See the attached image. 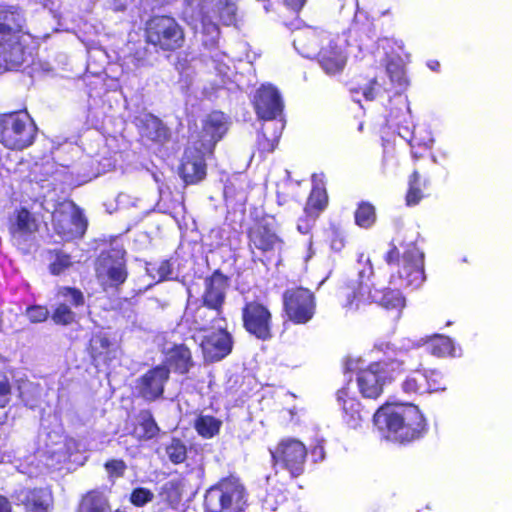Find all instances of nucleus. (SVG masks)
Listing matches in <instances>:
<instances>
[{
    "label": "nucleus",
    "instance_id": "obj_45",
    "mask_svg": "<svg viewBox=\"0 0 512 512\" xmlns=\"http://www.w3.org/2000/svg\"><path fill=\"white\" fill-rule=\"evenodd\" d=\"M328 238L331 249L341 251L346 244V236L344 230L336 224H331L328 229Z\"/></svg>",
    "mask_w": 512,
    "mask_h": 512
},
{
    "label": "nucleus",
    "instance_id": "obj_5",
    "mask_svg": "<svg viewBox=\"0 0 512 512\" xmlns=\"http://www.w3.org/2000/svg\"><path fill=\"white\" fill-rule=\"evenodd\" d=\"M144 41L155 52L174 53L184 47L185 31L170 15H152L144 23Z\"/></svg>",
    "mask_w": 512,
    "mask_h": 512
},
{
    "label": "nucleus",
    "instance_id": "obj_57",
    "mask_svg": "<svg viewBox=\"0 0 512 512\" xmlns=\"http://www.w3.org/2000/svg\"><path fill=\"white\" fill-rule=\"evenodd\" d=\"M427 66L433 71H439L440 63L437 60H429Z\"/></svg>",
    "mask_w": 512,
    "mask_h": 512
},
{
    "label": "nucleus",
    "instance_id": "obj_21",
    "mask_svg": "<svg viewBox=\"0 0 512 512\" xmlns=\"http://www.w3.org/2000/svg\"><path fill=\"white\" fill-rule=\"evenodd\" d=\"M336 400L341 408L343 425L351 430L360 429L367 419L369 412L361 405L360 400L348 385L337 390Z\"/></svg>",
    "mask_w": 512,
    "mask_h": 512
},
{
    "label": "nucleus",
    "instance_id": "obj_59",
    "mask_svg": "<svg viewBox=\"0 0 512 512\" xmlns=\"http://www.w3.org/2000/svg\"><path fill=\"white\" fill-rule=\"evenodd\" d=\"M376 348L382 351L383 350V344L376 346Z\"/></svg>",
    "mask_w": 512,
    "mask_h": 512
},
{
    "label": "nucleus",
    "instance_id": "obj_53",
    "mask_svg": "<svg viewBox=\"0 0 512 512\" xmlns=\"http://www.w3.org/2000/svg\"><path fill=\"white\" fill-rule=\"evenodd\" d=\"M173 273L172 264L169 260H162L159 263V266L157 268V274L159 277V280H167L171 278V275Z\"/></svg>",
    "mask_w": 512,
    "mask_h": 512
},
{
    "label": "nucleus",
    "instance_id": "obj_11",
    "mask_svg": "<svg viewBox=\"0 0 512 512\" xmlns=\"http://www.w3.org/2000/svg\"><path fill=\"white\" fill-rule=\"evenodd\" d=\"M283 313L296 325L313 319L316 312V297L308 288L301 286L286 289L282 294Z\"/></svg>",
    "mask_w": 512,
    "mask_h": 512
},
{
    "label": "nucleus",
    "instance_id": "obj_28",
    "mask_svg": "<svg viewBox=\"0 0 512 512\" xmlns=\"http://www.w3.org/2000/svg\"><path fill=\"white\" fill-rule=\"evenodd\" d=\"M165 366L175 373L185 375L194 365L192 352L184 343L174 344L165 352Z\"/></svg>",
    "mask_w": 512,
    "mask_h": 512
},
{
    "label": "nucleus",
    "instance_id": "obj_32",
    "mask_svg": "<svg viewBox=\"0 0 512 512\" xmlns=\"http://www.w3.org/2000/svg\"><path fill=\"white\" fill-rule=\"evenodd\" d=\"M11 230L20 235H32L38 232L39 222L35 215L26 207H20L15 211V218Z\"/></svg>",
    "mask_w": 512,
    "mask_h": 512
},
{
    "label": "nucleus",
    "instance_id": "obj_39",
    "mask_svg": "<svg viewBox=\"0 0 512 512\" xmlns=\"http://www.w3.org/2000/svg\"><path fill=\"white\" fill-rule=\"evenodd\" d=\"M377 220L376 208L368 201H361L354 211L355 224L362 229L371 228Z\"/></svg>",
    "mask_w": 512,
    "mask_h": 512
},
{
    "label": "nucleus",
    "instance_id": "obj_38",
    "mask_svg": "<svg viewBox=\"0 0 512 512\" xmlns=\"http://www.w3.org/2000/svg\"><path fill=\"white\" fill-rule=\"evenodd\" d=\"M159 498L160 502L165 506L177 509L182 499V491L179 481L170 480L165 482L160 488Z\"/></svg>",
    "mask_w": 512,
    "mask_h": 512
},
{
    "label": "nucleus",
    "instance_id": "obj_12",
    "mask_svg": "<svg viewBox=\"0 0 512 512\" xmlns=\"http://www.w3.org/2000/svg\"><path fill=\"white\" fill-rule=\"evenodd\" d=\"M400 386L404 394L417 396L444 391L446 382L441 371L419 364L404 377Z\"/></svg>",
    "mask_w": 512,
    "mask_h": 512
},
{
    "label": "nucleus",
    "instance_id": "obj_23",
    "mask_svg": "<svg viewBox=\"0 0 512 512\" xmlns=\"http://www.w3.org/2000/svg\"><path fill=\"white\" fill-rule=\"evenodd\" d=\"M57 297L65 302L58 303L51 313V319L56 325L69 326L76 322L77 315L68 306L67 302L74 308L82 307L85 304L83 292L76 287L61 286L57 289Z\"/></svg>",
    "mask_w": 512,
    "mask_h": 512
},
{
    "label": "nucleus",
    "instance_id": "obj_52",
    "mask_svg": "<svg viewBox=\"0 0 512 512\" xmlns=\"http://www.w3.org/2000/svg\"><path fill=\"white\" fill-rule=\"evenodd\" d=\"M318 217L319 216L312 213H304V215L298 219L297 230L303 235L310 234Z\"/></svg>",
    "mask_w": 512,
    "mask_h": 512
},
{
    "label": "nucleus",
    "instance_id": "obj_34",
    "mask_svg": "<svg viewBox=\"0 0 512 512\" xmlns=\"http://www.w3.org/2000/svg\"><path fill=\"white\" fill-rule=\"evenodd\" d=\"M430 184V180L425 178L421 184V173L419 169H415L408 179V189L405 195L407 206H415L426 196L423 189Z\"/></svg>",
    "mask_w": 512,
    "mask_h": 512
},
{
    "label": "nucleus",
    "instance_id": "obj_55",
    "mask_svg": "<svg viewBox=\"0 0 512 512\" xmlns=\"http://www.w3.org/2000/svg\"><path fill=\"white\" fill-rule=\"evenodd\" d=\"M285 5L291 8L294 11H299L304 4L306 3V0H283Z\"/></svg>",
    "mask_w": 512,
    "mask_h": 512
},
{
    "label": "nucleus",
    "instance_id": "obj_31",
    "mask_svg": "<svg viewBox=\"0 0 512 512\" xmlns=\"http://www.w3.org/2000/svg\"><path fill=\"white\" fill-rule=\"evenodd\" d=\"M104 254L106 260L119 261L117 265L108 268V279L117 286L123 284L128 277V272L125 264L126 250L123 248V246L111 247Z\"/></svg>",
    "mask_w": 512,
    "mask_h": 512
},
{
    "label": "nucleus",
    "instance_id": "obj_4",
    "mask_svg": "<svg viewBox=\"0 0 512 512\" xmlns=\"http://www.w3.org/2000/svg\"><path fill=\"white\" fill-rule=\"evenodd\" d=\"M404 370V361L396 358L371 362L356 373L358 390L364 398L376 400L383 394L384 386L396 380Z\"/></svg>",
    "mask_w": 512,
    "mask_h": 512
},
{
    "label": "nucleus",
    "instance_id": "obj_41",
    "mask_svg": "<svg viewBox=\"0 0 512 512\" xmlns=\"http://www.w3.org/2000/svg\"><path fill=\"white\" fill-rule=\"evenodd\" d=\"M165 452L169 461L174 465L183 463L187 458V447L178 437L171 438L170 442L165 446Z\"/></svg>",
    "mask_w": 512,
    "mask_h": 512
},
{
    "label": "nucleus",
    "instance_id": "obj_26",
    "mask_svg": "<svg viewBox=\"0 0 512 512\" xmlns=\"http://www.w3.org/2000/svg\"><path fill=\"white\" fill-rule=\"evenodd\" d=\"M18 500L27 512H49L53 505L52 494L44 488L22 489Z\"/></svg>",
    "mask_w": 512,
    "mask_h": 512
},
{
    "label": "nucleus",
    "instance_id": "obj_33",
    "mask_svg": "<svg viewBox=\"0 0 512 512\" xmlns=\"http://www.w3.org/2000/svg\"><path fill=\"white\" fill-rule=\"evenodd\" d=\"M78 512H111V507L103 492L93 489L82 497Z\"/></svg>",
    "mask_w": 512,
    "mask_h": 512
},
{
    "label": "nucleus",
    "instance_id": "obj_42",
    "mask_svg": "<svg viewBox=\"0 0 512 512\" xmlns=\"http://www.w3.org/2000/svg\"><path fill=\"white\" fill-rule=\"evenodd\" d=\"M184 317L194 325L197 331H206V325L210 321L207 308L202 303L193 310L186 309Z\"/></svg>",
    "mask_w": 512,
    "mask_h": 512
},
{
    "label": "nucleus",
    "instance_id": "obj_15",
    "mask_svg": "<svg viewBox=\"0 0 512 512\" xmlns=\"http://www.w3.org/2000/svg\"><path fill=\"white\" fill-rule=\"evenodd\" d=\"M214 153L204 151L198 145L188 140L184 149L178 173L185 185H195L205 179L207 175L206 159Z\"/></svg>",
    "mask_w": 512,
    "mask_h": 512
},
{
    "label": "nucleus",
    "instance_id": "obj_60",
    "mask_svg": "<svg viewBox=\"0 0 512 512\" xmlns=\"http://www.w3.org/2000/svg\"><path fill=\"white\" fill-rule=\"evenodd\" d=\"M315 48H317V44L314 45V48H312V51H315Z\"/></svg>",
    "mask_w": 512,
    "mask_h": 512
},
{
    "label": "nucleus",
    "instance_id": "obj_61",
    "mask_svg": "<svg viewBox=\"0 0 512 512\" xmlns=\"http://www.w3.org/2000/svg\"><path fill=\"white\" fill-rule=\"evenodd\" d=\"M315 48H317V44L314 45V48H312V51H315Z\"/></svg>",
    "mask_w": 512,
    "mask_h": 512
},
{
    "label": "nucleus",
    "instance_id": "obj_22",
    "mask_svg": "<svg viewBox=\"0 0 512 512\" xmlns=\"http://www.w3.org/2000/svg\"><path fill=\"white\" fill-rule=\"evenodd\" d=\"M199 347L206 362L215 363L232 353L234 339L227 328H219L203 336Z\"/></svg>",
    "mask_w": 512,
    "mask_h": 512
},
{
    "label": "nucleus",
    "instance_id": "obj_24",
    "mask_svg": "<svg viewBox=\"0 0 512 512\" xmlns=\"http://www.w3.org/2000/svg\"><path fill=\"white\" fill-rule=\"evenodd\" d=\"M373 292L362 280H350L339 287L338 296L344 308L356 311L373 303Z\"/></svg>",
    "mask_w": 512,
    "mask_h": 512
},
{
    "label": "nucleus",
    "instance_id": "obj_54",
    "mask_svg": "<svg viewBox=\"0 0 512 512\" xmlns=\"http://www.w3.org/2000/svg\"><path fill=\"white\" fill-rule=\"evenodd\" d=\"M310 38L315 39L316 38L315 34L309 33V34L299 35L294 40V45H295L296 49H298V50L302 49L303 51L301 53L305 54L306 57L310 56V51H305V42H306V40H309Z\"/></svg>",
    "mask_w": 512,
    "mask_h": 512
},
{
    "label": "nucleus",
    "instance_id": "obj_6",
    "mask_svg": "<svg viewBox=\"0 0 512 512\" xmlns=\"http://www.w3.org/2000/svg\"><path fill=\"white\" fill-rule=\"evenodd\" d=\"M38 127L26 110L0 114V143L7 149L23 151L32 146Z\"/></svg>",
    "mask_w": 512,
    "mask_h": 512
},
{
    "label": "nucleus",
    "instance_id": "obj_27",
    "mask_svg": "<svg viewBox=\"0 0 512 512\" xmlns=\"http://www.w3.org/2000/svg\"><path fill=\"white\" fill-rule=\"evenodd\" d=\"M317 60L321 68L328 75L341 73L347 63L345 53L335 44L322 47L317 54Z\"/></svg>",
    "mask_w": 512,
    "mask_h": 512
},
{
    "label": "nucleus",
    "instance_id": "obj_2",
    "mask_svg": "<svg viewBox=\"0 0 512 512\" xmlns=\"http://www.w3.org/2000/svg\"><path fill=\"white\" fill-rule=\"evenodd\" d=\"M383 258L388 266L396 268L390 274V283L414 288L424 283V253L415 242H402L396 245L391 241Z\"/></svg>",
    "mask_w": 512,
    "mask_h": 512
},
{
    "label": "nucleus",
    "instance_id": "obj_36",
    "mask_svg": "<svg viewBox=\"0 0 512 512\" xmlns=\"http://www.w3.org/2000/svg\"><path fill=\"white\" fill-rule=\"evenodd\" d=\"M432 137H428L426 140L419 138L414 131L411 138L409 139V145L411 147L412 157L415 160L423 159L430 166H434L435 160L432 157L431 149L433 145Z\"/></svg>",
    "mask_w": 512,
    "mask_h": 512
},
{
    "label": "nucleus",
    "instance_id": "obj_35",
    "mask_svg": "<svg viewBox=\"0 0 512 512\" xmlns=\"http://www.w3.org/2000/svg\"><path fill=\"white\" fill-rule=\"evenodd\" d=\"M328 202L329 199L326 189L322 185L315 184L307 198L304 206V213H312L320 216V214L327 208Z\"/></svg>",
    "mask_w": 512,
    "mask_h": 512
},
{
    "label": "nucleus",
    "instance_id": "obj_17",
    "mask_svg": "<svg viewBox=\"0 0 512 512\" xmlns=\"http://www.w3.org/2000/svg\"><path fill=\"white\" fill-rule=\"evenodd\" d=\"M170 378V369L159 364L148 369L135 381L137 396L146 402H155L163 398L165 385Z\"/></svg>",
    "mask_w": 512,
    "mask_h": 512
},
{
    "label": "nucleus",
    "instance_id": "obj_37",
    "mask_svg": "<svg viewBox=\"0 0 512 512\" xmlns=\"http://www.w3.org/2000/svg\"><path fill=\"white\" fill-rule=\"evenodd\" d=\"M222 426V421L212 415L200 414L194 420L193 427L197 434L204 439H211L218 435Z\"/></svg>",
    "mask_w": 512,
    "mask_h": 512
},
{
    "label": "nucleus",
    "instance_id": "obj_25",
    "mask_svg": "<svg viewBox=\"0 0 512 512\" xmlns=\"http://www.w3.org/2000/svg\"><path fill=\"white\" fill-rule=\"evenodd\" d=\"M161 428L150 409L140 410L128 427V434L137 442H148L158 438Z\"/></svg>",
    "mask_w": 512,
    "mask_h": 512
},
{
    "label": "nucleus",
    "instance_id": "obj_29",
    "mask_svg": "<svg viewBox=\"0 0 512 512\" xmlns=\"http://www.w3.org/2000/svg\"><path fill=\"white\" fill-rule=\"evenodd\" d=\"M373 303L387 311L394 312L396 317H399L406 307V298L401 290L397 288H374Z\"/></svg>",
    "mask_w": 512,
    "mask_h": 512
},
{
    "label": "nucleus",
    "instance_id": "obj_40",
    "mask_svg": "<svg viewBox=\"0 0 512 512\" xmlns=\"http://www.w3.org/2000/svg\"><path fill=\"white\" fill-rule=\"evenodd\" d=\"M429 352L437 357L451 356L454 353V344L451 338L443 335H435L428 342Z\"/></svg>",
    "mask_w": 512,
    "mask_h": 512
},
{
    "label": "nucleus",
    "instance_id": "obj_1",
    "mask_svg": "<svg viewBox=\"0 0 512 512\" xmlns=\"http://www.w3.org/2000/svg\"><path fill=\"white\" fill-rule=\"evenodd\" d=\"M373 422L383 423L388 437L400 445L421 440L429 431L428 421L413 403H384L373 414Z\"/></svg>",
    "mask_w": 512,
    "mask_h": 512
},
{
    "label": "nucleus",
    "instance_id": "obj_3",
    "mask_svg": "<svg viewBox=\"0 0 512 512\" xmlns=\"http://www.w3.org/2000/svg\"><path fill=\"white\" fill-rule=\"evenodd\" d=\"M23 22L19 6L0 4V61L9 70L19 68L26 60L21 35Z\"/></svg>",
    "mask_w": 512,
    "mask_h": 512
},
{
    "label": "nucleus",
    "instance_id": "obj_56",
    "mask_svg": "<svg viewBox=\"0 0 512 512\" xmlns=\"http://www.w3.org/2000/svg\"><path fill=\"white\" fill-rule=\"evenodd\" d=\"M0 512H11L10 503L4 496H0Z\"/></svg>",
    "mask_w": 512,
    "mask_h": 512
},
{
    "label": "nucleus",
    "instance_id": "obj_16",
    "mask_svg": "<svg viewBox=\"0 0 512 512\" xmlns=\"http://www.w3.org/2000/svg\"><path fill=\"white\" fill-rule=\"evenodd\" d=\"M139 140L149 147L163 148L171 140L170 128L156 115L143 113L133 120Z\"/></svg>",
    "mask_w": 512,
    "mask_h": 512
},
{
    "label": "nucleus",
    "instance_id": "obj_9",
    "mask_svg": "<svg viewBox=\"0 0 512 512\" xmlns=\"http://www.w3.org/2000/svg\"><path fill=\"white\" fill-rule=\"evenodd\" d=\"M51 226L62 241L82 239L88 228V220L83 210L73 201L57 203L51 213Z\"/></svg>",
    "mask_w": 512,
    "mask_h": 512
},
{
    "label": "nucleus",
    "instance_id": "obj_44",
    "mask_svg": "<svg viewBox=\"0 0 512 512\" xmlns=\"http://www.w3.org/2000/svg\"><path fill=\"white\" fill-rule=\"evenodd\" d=\"M151 51L143 45H134L127 54V59L136 67H143L149 63Z\"/></svg>",
    "mask_w": 512,
    "mask_h": 512
},
{
    "label": "nucleus",
    "instance_id": "obj_43",
    "mask_svg": "<svg viewBox=\"0 0 512 512\" xmlns=\"http://www.w3.org/2000/svg\"><path fill=\"white\" fill-rule=\"evenodd\" d=\"M48 254L55 258L49 264V271L52 275H60L72 265L71 256L62 250H48Z\"/></svg>",
    "mask_w": 512,
    "mask_h": 512
},
{
    "label": "nucleus",
    "instance_id": "obj_47",
    "mask_svg": "<svg viewBox=\"0 0 512 512\" xmlns=\"http://www.w3.org/2000/svg\"><path fill=\"white\" fill-rule=\"evenodd\" d=\"M218 14L223 25H234L237 20V7L234 3L225 2L219 7Z\"/></svg>",
    "mask_w": 512,
    "mask_h": 512
},
{
    "label": "nucleus",
    "instance_id": "obj_20",
    "mask_svg": "<svg viewBox=\"0 0 512 512\" xmlns=\"http://www.w3.org/2000/svg\"><path fill=\"white\" fill-rule=\"evenodd\" d=\"M85 352L94 367H109L118 359L120 346L111 339L109 334L98 331L89 338Z\"/></svg>",
    "mask_w": 512,
    "mask_h": 512
},
{
    "label": "nucleus",
    "instance_id": "obj_13",
    "mask_svg": "<svg viewBox=\"0 0 512 512\" xmlns=\"http://www.w3.org/2000/svg\"><path fill=\"white\" fill-rule=\"evenodd\" d=\"M229 126V117L222 111L213 110L202 120L201 129L190 134L189 141L204 151L214 153L217 143L227 134Z\"/></svg>",
    "mask_w": 512,
    "mask_h": 512
},
{
    "label": "nucleus",
    "instance_id": "obj_48",
    "mask_svg": "<svg viewBox=\"0 0 512 512\" xmlns=\"http://www.w3.org/2000/svg\"><path fill=\"white\" fill-rule=\"evenodd\" d=\"M25 316L31 323H42L48 319L49 311L44 305H30L25 310Z\"/></svg>",
    "mask_w": 512,
    "mask_h": 512
},
{
    "label": "nucleus",
    "instance_id": "obj_46",
    "mask_svg": "<svg viewBox=\"0 0 512 512\" xmlns=\"http://www.w3.org/2000/svg\"><path fill=\"white\" fill-rule=\"evenodd\" d=\"M12 381L8 374L0 369V408L6 407L12 395Z\"/></svg>",
    "mask_w": 512,
    "mask_h": 512
},
{
    "label": "nucleus",
    "instance_id": "obj_18",
    "mask_svg": "<svg viewBox=\"0 0 512 512\" xmlns=\"http://www.w3.org/2000/svg\"><path fill=\"white\" fill-rule=\"evenodd\" d=\"M229 288V277L220 269L214 270L204 280V291L201 296L202 304L217 314V318L226 321L223 316V308L226 302L227 290Z\"/></svg>",
    "mask_w": 512,
    "mask_h": 512
},
{
    "label": "nucleus",
    "instance_id": "obj_50",
    "mask_svg": "<svg viewBox=\"0 0 512 512\" xmlns=\"http://www.w3.org/2000/svg\"><path fill=\"white\" fill-rule=\"evenodd\" d=\"M351 91L354 93H362L365 100L373 101L379 94V84L376 78H372L364 87L359 86L357 88L351 89Z\"/></svg>",
    "mask_w": 512,
    "mask_h": 512
},
{
    "label": "nucleus",
    "instance_id": "obj_58",
    "mask_svg": "<svg viewBox=\"0 0 512 512\" xmlns=\"http://www.w3.org/2000/svg\"><path fill=\"white\" fill-rule=\"evenodd\" d=\"M367 264L369 265V276H373L374 275V269H373V266H372V263L371 261L368 259L367 260Z\"/></svg>",
    "mask_w": 512,
    "mask_h": 512
},
{
    "label": "nucleus",
    "instance_id": "obj_49",
    "mask_svg": "<svg viewBox=\"0 0 512 512\" xmlns=\"http://www.w3.org/2000/svg\"><path fill=\"white\" fill-rule=\"evenodd\" d=\"M152 499L153 493L148 488L144 487L135 488L130 494V502L137 507L144 506L152 501Z\"/></svg>",
    "mask_w": 512,
    "mask_h": 512
},
{
    "label": "nucleus",
    "instance_id": "obj_51",
    "mask_svg": "<svg viewBox=\"0 0 512 512\" xmlns=\"http://www.w3.org/2000/svg\"><path fill=\"white\" fill-rule=\"evenodd\" d=\"M104 468L110 477H122L127 469L126 462L122 459H110L104 463Z\"/></svg>",
    "mask_w": 512,
    "mask_h": 512
},
{
    "label": "nucleus",
    "instance_id": "obj_8",
    "mask_svg": "<svg viewBox=\"0 0 512 512\" xmlns=\"http://www.w3.org/2000/svg\"><path fill=\"white\" fill-rule=\"evenodd\" d=\"M204 505L207 512H244L247 506L246 489L235 477L221 478L206 490Z\"/></svg>",
    "mask_w": 512,
    "mask_h": 512
},
{
    "label": "nucleus",
    "instance_id": "obj_7",
    "mask_svg": "<svg viewBox=\"0 0 512 512\" xmlns=\"http://www.w3.org/2000/svg\"><path fill=\"white\" fill-rule=\"evenodd\" d=\"M247 249L253 259L264 265L280 260L285 245L283 238L265 218H256L246 229Z\"/></svg>",
    "mask_w": 512,
    "mask_h": 512
},
{
    "label": "nucleus",
    "instance_id": "obj_19",
    "mask_svg": "<svg viewBox=\"0 0 512 512\" xmlns=\"http://www.w3.org/2000/svg\"><path fill=\"white\" fill-rule=\"evenodd\" d=\"M252 105L258 119L283 120L284 102L278 89L270 84L261 85L255 92Z\"/></svg>",
    "mask_w": 512,
    "mask_h": 512
},
{
    "label": "nucleus",
    "instance_id": "obj_14",
    "mask_svg": "<svg viewBox=\"0 0 512 512\" xmlns=\"http://www.w3.org/2000/svg\"><path fill=\"white\" fill-rule=\"evenodd\" d=\"M275 464L286 469L291 477L297 478L305 471L307 449L305 445L293 438L281 440L274 451L271 452Z\"/></svg>",
    "mask_w": 512,
    "mask_h": 512
},
{
    "label": "nucleus",
    "instance_id": "obj_30",
    "mask_svg": "<svg viewBox=\"0 0 512 512\" xmlns=\"http://www.w3.org/2000/svg\"><path fill=\"white\" fill-rule=\"evenodd\" d=\"M285 122L263 125L257 134L256 147L265 156L272 153L278 146Z\"/></svg>",
    "mask_w": 512,
    "mask_h": 512
},
{
    "label": "nucleus",
    "instance_id": "obj_10",
    "mask_svg": "<svg viewBox=\"0 0 512 512\" xmlns=\"http://www.w3.org/2000/svg\"><path fill=\"white\" fill-rule=\"evenodd\" d=\"M242 327L257 340L269 341L273 337V314L262 300L246 299L241 307Z\"/></svg>",
    "mask_w": 512,
    "mask_h": 512
},
{
    "label": "nucleus",
    "instance_id": "obj_62",
    "mask_svg": "<svg viewBox=\"0 0 512 512\" xmlns=\"http://www.w3.org/2000/svg\"><path fill=\"white\" fill-rule=\"evenodd\" d=\"M114 512H125V511H121L120 509H117Z\"/></svg>",
    "mask_w": 512,
    "mask_h": 512
}]
</instances>
